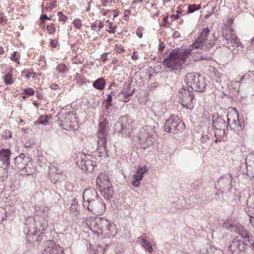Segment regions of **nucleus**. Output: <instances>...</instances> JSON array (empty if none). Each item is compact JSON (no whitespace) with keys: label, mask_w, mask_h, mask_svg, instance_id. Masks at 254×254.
I'll return each mask as SVG.
<instances>
[{"label":"nucleus","mask_w":254,"mask_h":254,"mask_svg":"<svg viewBox=\"0 0 254 254\" xmlns=\"http://www.w3.org/2000/svg\"><path fill=\"white\" fill-rule=\"evenodd\" d=\"M83 206L95 215H102L106 209L105 204L101 197L98 195L93 188L86 189L83 193Z\"/></svg>","instance_id":"nucleus-1"},{"label":"nucleus","mask_w":254,"mask_h":254,"mask_svg":"<svg viewBox=\"0 0 254 254\" xmlns=\"http://www.w3.org/2000/svg\"><path fill=\"white\" fill-rule=\"evenodd\" d=\"M88 225L90 229L98 236L100 234H107L108 232L112 231L111 228L113 227L112 223L107 219L102 217L91 218L88 220Z\"/></svg>","instance_id":"nucleus-2"},{"label":"nucleus","mask_w":254,"mask_h":254,"mask_svg":"<svg viewBox=\"0 0 254 254\" xmlns=\"http://www.w3.org/2000/svg\"><path fill=\"white\" fill-rule=\"evenodd\" d=\"M96 187L100 190L104 197L109 199L113 195L114 190L109 176L104 173H100L96 180Z\"/></svg>","instance_id":"nucleus-3"},{"label":"nucleus","mask_w":254,"mask_h":254,"mask_svg":"<svg viewBox=\"0 0 254 254\" xmlns=\"http://www.w3.org/2000/svg\"><path fill=\"white\" fill-rule=\"evenodd\" d=\"M185 80L188 87L197 92H202L206 86L204 78L194 72L187 73Z\"/></svg>","instance_id":"nucleus-4"},{"label":"nucleus","mask_w":254,"mask_h":254,"mask_svg":"<svg viewBox=\"0 0 254 254\" xmlns=\"http://www.w3.org/2000/svg\"><path fill=\"white\" fill-rule=\"evenodd\" d=\"M210 30L208 27L204 28L197 37L196 41L193 44L192 46L198 49L203 46L205 47H212L215 44L216 38L214 34L209 36Z\"/></svg>","instance_id":"nucleus-5"},{"label":"nucleus","mask_w":254,"mask_h":254,"mask_svg":"<svg viewBox=\"0 0 254 254\" xmlns=\"http://www.w3.org/2000/svg\"><path fill=\"white\" fill-rule=\"evenodd\" d=\"M76 165L83 171L91 172L94 170L92 156L88 154H85L83 152H79L75 159Z\"/></svg>","instance_id":"nucleus-6"},{"label":"nucleus","mask_w":254,"mask_h":254,"mask_svg":"<svg viewBox=\"0 0 254 254\" xmlns=\"http://www.w3.org/2000/svg\"><path fill=\"white\" fill-rule=\"evenodd\" d=\"M164 128L166 131L177 133L178 132L183 131L185 128V126L178 117L173 115L171 116L166 120Z\"/></svg>","instance_id":"nucleus-7"},{"label":"nucleus","mask_w":254,"mask_h":254,"mask_svg":"<svg viewBox=\"0 0 254 254\" xmlns=\"http://www.w3.org/2000/svg\"><path fill=\"white\" fill-rule=\"evenodd\" d=\"M222 38L223 44L229 48L231 46L238 47L240 43L239 39L234 33V31L229 27L223 29Z\"/></svg>","instance_id":"nucleus-8"},{"label":"nucleus","mask_w":254,"mask_h":254,"mask_svg":"<svg viewBox=\"0 0 254 254\" xmlns=\"http://www.w3.org/2000/svg\"><path fill=\"white\" fill-rule=\"evenodd\" d=\"M178 96L183 107L190 110H191L193 108L194 96L191 91L182 88L179 90Z\"/></svg>","instance_id":"nucleus-9"},{"label":"nucleus","mask_w":254,"mask_h":254,"mask_svg":"<svg viewBox=\"0 0 254 254\" xmlns=\"http://www.w3.org/2000/svg\"><path fill=\"white\" fill-rule=\"evenodd\" d=\"M131 120L128 115H126L120 118L115 125V130L116 132L127 135L131 129L130 124Z\"/></svg>","instance_id":"nucleus-10"},{"label":"nucleus","mask_w":254,"mask_h":254,"mask_svg":"<svg viewBox=\"0 0 254 254\" xmlns=\"http://www.w3.org/2000/svg\"><path fill=\"white\" fill-rule=\"evenodd\" d=\"M163 64L170 70L179 69L182 66V60L179 59L173 51L170 53L168 58L164 59Z\"/></svg>","instance_id":"nucleus-11"},{"label":"nucleus","mask_w":254,"mask_h":254,"mask_svg":"<svg viewBox=\"0 0 254 254\" xmlns=\"http://www.w3.org/2000/svg\"><path fill=\"white\" fill-rule=\"evenodd\" d=\"M227 124L231 129L240 131L242 129V124L239 121V115L237 111L234 108L227 115Z\"/></svg>","instance_id":"nucleus-12"},{"label":"nucleus","mask_w":254,"mask_h":254,"mask_svg":"<svg viewBox=\"0 0 254 254\" xmlns=\"http://www.w3.org/2000/svg\"><path fill=\"white\" fill-rule=\"evenodd\" d=\"M212 125L213 128L218 131H220V133L222 135L227 133L228 131V124L225 120L220 117L217 113L213 114L212 117Z\"/></svg>","instance_id":"nucleus-13"},{"label":"nucleus","mask_w":254,"mask_h":254,"mask_svg":"<svg viewBox=\"0 0 254 254\" xmlns=\"http://www.w3.org/2000/svg\"><path fill=\"white\" fill-rule=\"evenodd\" d=\"M98 138L99 142L104 143L105 141L108 140L109 127L107 121L100 123L98 130Z\"/></svg>","instance_id":"nucleus-14"},{"label":"nucleus","mask_w":254,"mask_h":254,"mask_svg":"<svg viewBox=\"0 0 254 254\" xmlns=\"http://www.w3.org/2000/svg\"><path fill=\"white\" fill-rule=\"evenodd\" d=\"M10 151L8 149H2L0 150V160L3 162V167H0V171L4 172L10 164Z\"/></svg>","instance_id":"nucleus-15"},{"label":"nucleus","mask_w":254,"mask_h":254,"mask_svg":"<svg viewBox=\"0 0 254 254\" xmlns=\"http://www.w3.org/2000/svg\"><path fill=\"white\" fill-rule=\"evenodd\" d=\"M231 182V176L228 174L227 175H224L220 178L217 182V184L218 186L220 189H224L226 190H230L232 188Z\"/></svg>","instance_id":"nucleus-16"},{"label":"nucleus","mask_w":254,"mask_h":254,"mask_svg":"<svg viewBox=\"0 0 254 254\" xmlns=\"http://www.w3.org/2000/svg\"><path fill=\"white\" fill-rule=\"evenodd\" d=\"M147 171L146 167H138L136 173L133 175V181L132 182V184L134 187L137 188L139 186V182L142 179L143 174Z\"/></svg>","instance_id":"nucleus-17"},{"label":"nucleus","mask_w":254,"mask_h":254,"mask_svg":"<svg viewBox=\"0 0 254 254\" xmlns=\"http://www.w3.org/2000/svg\"><path fill=\"white\" fill-rule=\"evenodd\" d=\"M20 171L21 174L23 175H33L36 171L34 162L29 158V162H26L24 168L21 169Z\"/></svg>","instance_id":"nucleus-18"},{"label":"nucleus","mask_w":254,"mask_h":254,"mask_svg":"<svg viewBox=\"0 0 254 254\" xmlns=\"http://www.w3.org/2000/svg\"><path fill=\"white\" fill-rule=\"evenodd\" d=\"M98 147L97 152L101 158L106 159L108 157V151H107V141L104 143H100L99 140L97 141Z\"/></svg>","instance_id":"nucleus-19"},{"label":"nucleus","mask_w":254,"mask_h":254,"mask_svg":"<svg viewBox=\"0 0 254 254\" xmlns=\"http://www.w3.org/2000/svg\"><path fill=\"white\" fill-rule=\"evenodd\" d=\"M235 231V233L238 234L245 241L250 242V234L247 229L242 224L238 225L237 228Z\"/></svg>","instance_id":"nucleus-20"},{"label":"nucleus","mask_w":254,"mask_h":254,"mask_svg":"<svg viewBox=\"0 0 254 254\" xmlns=\"http://www.w3.org/2000/svg\"><path fill=\"white\" fill-rule=\"evenodd\" d=\"M29 158L26 157L24 154H21L14 158V164L20 170L23 169L26 162H29Z\"/></svg>","instance_id":"nucleus-21"},{"label":"nucleus","mask_w":254,"mask_h":254,"mask_svg":"<svg viewBox=\"0 0 254 254\" xmlns=\"http://www.w3.org/2000/svg\"><path fill=\"white\" fill-rule=\"evenodd\" d=\"M172 51L175 52V55L179 59L182 60V63L184 64L185 59L190 54L191 49L189 48L187 49H175Z\"/></svg>","instance_id":"nucleus-22"},{"label":"nucleus","mask_w":254,"mask_h":254,"mask_svg":"<svg viewBox=\"0 0 254 254\" xmlns=\"http://www.w3.org/2000/svg\"><path fill=\"white\" fill-rule=\"evenodd\" d=\"M240 224V223L232 219H229L225 222L224 226L226 229L230 231L231 232L235 233V229H236L238 225Z\"/></svg>","instance_id":"nucleus-23"},{"label":"nucleus","mask_w":254,"mask_h":254,"mask_svg":"<svg viewBox=\"0 0 254 254\" xmlns=\"http://www.w3.org/2000/svg\"><path fill=\"white\" fill-rule=\"evenodd\" d=\"M70 215L72 217H77L79 212V207L76 199L74 198L69 208Z\"/></svg>","instance_id":"nucleus-24"},{"label":"nucleus","mask_w":254,"mask_h":254,"mask_svg":"<svg viewBox=\"0 0 254 254\" xmlns=\"http://www.w3.org/2000/svg\"><path fill=\"white\" fill-rule=\"evenodd\" d=\"M105 79L102 77H100L93 82V86L98 90H102L105 87Z\"/></svg>","instance_id":"nucleus-25"},{"label":"nucleus","mask_w":254,"mask_h":254,"mask_svg":"<svg viewBox=\"0 0 254 254\" xmlns=\"http://www.w3.org/2000/svg\"><path fill=\"white\" fill-rule=\"evenodd\" d=\"M71 114L70 113H66L65 114V117L64 116H61L59 118V119L61 121V124L63 126L68 127V126H70V118L71 117Z\"/></svg>","instance_id":"nucleus-26"},{"label":"nucleus","mask_w":254,"mask_h":254,"mask_svg":"<svg viewBox=\"0 0 254 254\" xmlns=\"http://www.w3.org/2000/svg\"><path fill=\"white\" fill-rule=\"evenodd\" d=\"M130 85H127L126 86H124L123 88L121 90V94L123 95L125 98H127L128 97L131 96L134 92V89L130 90Z\"/></svg>","instance_id":"nucleus-27"},{"label":"nucleus","mask_w":254,"mask_h":254,"mask_svg":"<svg viewBox=\"0 0 254 254\" xmlns=\"http://www.w3.org/2000/svg\"><path fill=\"white\" fill-rule=\"evenodd\" d=\"M47 246L50 247H53L52 250L49 251V254H57V251L59 248V245L56 244L55 241L49 240L47 241Z\"/></svg>","instance_id":"nucleus-28"},{"label":"nucleus","mask_w":254,"mask_h":254,"mask_svg":"<svg viewBox=\"0 0 254 254\" xmlns=\"http://www.w3.org/2000/svg\"><path fill=\"white\" fill-rule=\"evenodd\" d=\"M51 118V116H42L36 122H35V124L36 125V124H40V125L47 124H48V121Z\"/></svg>","instance_id":"nucleus-29"},{"label":"nucleus","mask_w":254,"mask_h":254,"mask_svg":"<svg viewBox=\"0 0 254 254\" xmlns=\"http://www.w3.org/2000/svg\"><path fill=\"white\" fill-rule=\"evenodd\" d=\"M246 163L247 166L254 167V154L251 153L247 156Z\"/></svg>","instance_id":"nucleus-30"},{"label":"nucleus","mask_w":254,"mask_h":254,"mask_svg":"<svg viewBox=\"0 0 254 254\" xmlns=\"http://www.w3.org/2000/svg\"><path fill=\"white\" fill-rule=\"evenodd\" d=\"M58 71L62 74H64L67 71V68L64 64H58L56 67Z\"/></svg>","instance_id":"nucleus-31"},{"label":"nucleus","mask_w":254,"mask_h":254,"mask_svg":"<svg viewBox=\"0 0 254 254\" xmlns=\"http://www.w3.org/2000/svg\"><path fill=\"white\" fill-rule=\"evenodd\" d=\"M196 6L197 5L195 4L190 5L188 7V13H193L200 8V5H198V7H196Z\"/></svg>","instance_id":"nucleus-32"},{"label":"nucleus","mask_w":254,"mask_h":254,"mask_svg":"<svg viewBox=\"0 0 254 254\" xmlns=\"http://www.w3.org/2000/svg\"><path fill=\"white\" fill-rule=\"evenodd\" d=\"M4 81L5 84L10 85L12 83L11 74L8 73L4 76Z\"/></svg>","instance_id":"nucleus-33"},{"label":"nucleus","mask_w":254,"mask_h":254,"mask_svg":"<svg viewBox=\"0 0 254 254\" xmlns=\"http://www.w3.org/2000/svg\"><path fill=\"white\" fill-rule=\"evenodd\" d=\"M74 81L78 84H81L84 82L83 78L80 75L76 74L75 77L74 79Z\"/></svg>","instance_id":"nucleus-34"},{"label":"nucleus","mask_w":254,"mask_h":254,"mask_svg":"<svg viewBox=\"0 0 254 254\" xmlns=\"http://www.w3.org/2000/svg\"><path fill=\"white\" fill-rule=\"evenodd\" d=\"M58 16L60 21L65 22L67 19V17L61 11L58 12Z\"/></svg>","instance_id":"nucleus-35"},{"label":"nucleus","mask_w":254,"mask_h":254,"mask_svg":"<svg viewBox=\"0 0 254 254\" xmlns=\"http://www.w3.org/2000/svg\"><path fill=\"white\" fill-rule=\"evenodd\" d=\"M106 101L107 104L106 106H107V108H108L109 106H111L112 105V95L111 94L108 95Z\"/></svg>","instance_id":"nucleus-36"},{"label":"nucleus","mask_w":254,"mask_h":254,"mask_svg":"<svg viewBox=\"0 0 254 254\" xmlns=\"http://www.w3.org/2000/svg\"><path fill=\"white\" fill-rule=\"evenodd\" d=\"M143 247L145 250H147L149 253H151L153 251L152 246L148 242H147Z\"/></svg>","instance_id":"nucleus-37"},{"label":"nucleus","mask_w":254,"mask_h":254,"mask_svg":"<svg viewBox=\"0 0 254 254\" xmlns=\"http://www.w3.org/2000/svg\"><path fill=\"white\" fill-rule=\"evenodd\" d=\"M47 30L48 31V33L49 34H53L55 32V28L53 24H51L50 25H48L47 26Z\"/></svg>","instance_id":"nucleus-38"},{"label":"nucleus","mask_w":254,"mask_h":254,"mask_svg":"<svg viewBox=\"0 0 254 254\" xmlns=\"http://www.w3.org/2000/svg\"><path fill=\"white\" fill-rule=\"evenodd\" d=\"M17 53L16 52H13L11 55V59L12 61H13L15 62H17L18 64H19V62H18V60L19 57H16Z\"/></svg>","instance_id":"nucleus-39"},{"label":"nucleus","mask_w":254,"mask_h":254,"mask_svg":"<svg viewBox=\"0 0 254 254\" xmlns=\"http://www.w3.org/2000/svg\"><path fill=\"white\" fill-rule=\"evenodd\" d=\"M52 249H53V247H50L47 246V242L45 244V248H44V251L43 252V254H49V251L52 250Z\"/></svg>","instance_id":"nucleus-40"},{"label":"nucleus","mask_w":254,"mask_h":254,"mask_svg":"<svg viewBox=\"0 0 254 254\" xmlns=\"http://www.w3.org/2000/svg\"><path fill=\"white\" fill-rule=\"evenodd\" d=\"M74 26L78 29H79L81 26V22L79 19H75L73 22Z\"/></svg>","instance_id":"nucleus-41"},{"label":"nucleus","mask_w":254,"mask_h":254,"mask_svg":"<svg viewBox=\"0 0 254 254\" xmlns=\"http://www.w3.org/2000/svg\"><path fill=\"white\" fill-rule=\"evenodd\" d=\"M25 93L29 95H33L34 94V91L31 88H28L24 90Z\"/></svg>","instance_id":"nucleus-42"},{"label":"nucleus","mask_w":254,"mask_h":254,"mask_svg":"<svg viewBox=\"0 0 254 254\" xmlns=\"http://www.w3.org/2000/svg\"><path fill=\"white\" fill-rule=\"evenodd\" d=\"M112 23H110V29L109 30H108V31L110 33H115V32H116L115 28L117 27L116 26V27L112 26Z\"/></svg>","instance_id":"nucleus-43"},{"label":"nucleus","mask_w":254,"mask_h":254,"mask_svg":"<svg viewBox=\"0 0 254 254\" xmlns=\"http://www.w3.org/2000/svg\"><path fill=\"white\" fill-rule=\"evenodd\" d=\"M148 241L145 239H143V238H141L140 239L138 240V243L141 245L142 247L145 245V244Z\"/></svg>","instance_id":"nucleus-44"},{"label":"nucleus","mask_w":254,"mask_h":254,"mask_svg":"<svg viewBox=\"0 0 254 254\" xmlns=\"http://www.w3.org/2000/svg\"><path fill=\"white\" fill-rule=\"evenodd\" d=\"M250 223L254 228V214L253 215H250Z\"/></svg>","instance_id":"nucleus-45"},{"label":"nucleus","mask_w":254,"mask_h":254,"mask_svg":"<svg viewBox=\"0 0 254 254\" xmlns=\"http://www.w3.org/2000/svg\"><path fill=\"white\" fill-rule=\"evenodd\" d=\"M136 34L137 36L141 38L142 37V33L141 32V29H140V28H138L136 31Z\"/></svg>","instance_id":"nucleus-46"},{"label":"nucleus","mask_w":254,"mask_h":254,"mask_svg":"<svg viewBox=\"0 0 254 254\" xmlns=\"http://www.w3.org/2000/svg\"><path fill=\"white\" fill-rule=\"evenodd\" d=\"M35 73L34 72H27V74H25V77L28 79L30 78L31 77L32 78H34L35 76Z\"/></svg>","instance_id":"nucleus-47"},{"label":"nucleus","mask_w":254,"mask_h":254,"mask_svg":"<svg viewBox=\"0 0 254 254\" xmlns=\"http://www.w3.org/2000/svg\"><path fill=\"white\" fill-rule=\"evenodd\" d=\"M57 254H64L63 248L59 246L58 250L57 251Z\"/></svg>","instance_id":"nucleus-48"},{"label":"nucleus","mask_w":254,"mask_h":254,"mask_svg":"<svg viewBox=\"0 0 254 254\" xmlns=\"http://www.w3.org/2000/svg\"><path fill=\"white\" fill-rule=\"evenodd\" d=\"M57 44V41L56 40H52L50 42L51 46L55 48Z\"/></svg>","instance_id":"nucleus-49"},{"label":"nucleus","mask_w":254,"mask_h":254,"mask_svg":"<svg viewBox=\"0 0 254 254\" xmlns=\"http://www.w3.org/2000/svg\"><path fill=\"white\" fill-rule=\"evenodd\" d=\"M107 55L108 53H104L102 55V59L103 62H105L108 59Z\"/></svg>","instance_id":"nucleus-50"},{"label":"nucleus","mask_w":254,"mask_h":254,"mask_svg":"<svg viewBox=\"0 0 254 254\" xmlns=\"http://www.w3.org/2000/svg\"><path fill=\"white\" fill-rule=\"evenodd\" d=\"M131 58L133 59V60H136L137 59H138V54H136L135 52H134L132 54V55L131 56Z\"/></svg>","instance_id":"nucleus-51"},{"label":"nucleus","mask_w":254,"mask_h":254,"mask_svg":"<svg viewBox=\"0 0 254 254\" xmlns=\"http://www.w3.org/2000/svg\"><path fill=\"white\" fill-rule=\"evenodd\" d=\"M104 26V24L103 23V22L102 21H100L99 23V25H98V27H99V30L98 31H100L101 29L102 28H103V27Z\"/></svg>","instance_id":"nucleus-52"},{"label":"nucleus","mask_w":254,"mask_h":254,"mask_svg":"<svg viewBox=\"0 0 254 254\" xmlns=\"http://www.w3.org/2000/svg\"><path fill=\"white\" fill-rule=\"evenodd\" d=\"M101 1L103 6L106 7L108 5V1L107 0H101Z\"/></svg>","instance_id":"nucleus-53"},{"label":"nucleus","mask_w":254,"mask_h":254,"mask_svg":"<svg viewBox=\"0 0 254 254\" xmlns=\"http://www.w3.org/2000/svg\"><path fill=\"white\" fill-rule=\"evenodd\" d=\"M51 87L53 89H56L59 88V85L57 84H53L51 86Z\"/></svg>","instance_id":"nucleus-54"},{"label":"nucleus","mask_w":254,"mask_h":254,"mask_svg":"<svg viewBox=\"0 0 254 254\" xmlns=\"http://www.w3.org/2000/svg\"><path fill=\"white\" fill-rule=\"evenodd\" d=\"M91 29H92V30H94V31H96V28H97V25H96V24H95V23H93V24L91 25Z\"/></svg>","instance_id":"nucleus-55"},{"label":"nucleus","mask_w":254,"mask_h":254,"mask_svg":"<svg viewBox=\"0 0 254 254\" xmlns=\"http://www.w3.org/2000/svg\"><path fill=\"white\" fill-rule=\"evenodd\" d=\"M41 18H42V20H44L49 19V17L47 16V15H46V14L42 15L41 16Z\"/></svg>","instance_id":"nucleus-56"},{"label":"nucleus","mask_w":254,"mask_h":254,"mask_svg":"<svg viewBox=\"0 0 254 254\" xmlns=\"http://www.w3.org/2000/svg\"><path fill=\"white\" fill-rule=\"evenodd\" d=\"M179 18L178 14L176 15H173L171 16V18L173 19V20H176Z\"/></svg>","instance_id":"nucleus-57"},{"label":"nucleus","mask_w":254,"mask_h":254,"mask_svg":"<svg viewBox=\"0 0 254 254\" xmlns=\"http://www.w3.org/2000/svg\"><path fill=\"white\" fill-rule=\"evenodd\" d=\"M164 48H165V46L163 45V43H161V44H160V45H159V50H164Z\"/></svg>","instance_id":"nucleus-58"},{"label":"nucleus","mask_w":254,"mask_h":254,"mask_svg":"<svg viewBox=\"0 0 254 254\" xmlns=\"http://www.w3.org/2000/svg\"><path fill=\"white\" fill-rule=\"evenodd\" d=\"M130 13V11L129 10H126L125 11V15L127 16Z\"/></svg>","instance_id":"nucleus-59"},{"label":"nucleus","mask_w":254,"mask_h":254,"mask_svg":"<svg viewBox=\"0 0 254 254\" xmlns=\"http://www.w3.org/2000/svg\"><path fill=\"white\" fill-rule=\"evenodd\" d=\"M28 72V71L24 69L22 71V74L23 75V76H25V74H27V73Z\"/></svg>","instance_id":"nucleus-60"},{"label":"nucleus","mask_w":254,"mask_h":254,"mask_svg":"<svg viewBox=\"0 0 254 254\" xmlns=\"http://www.w3.org/2000/svg\"><path fill=\"white\" fill-rule=\"evenodd\" d=\"M4 52L3 48L0 46V55L2 54Z\"/></svg>","instance_id":"nucleus-61"},{"label":"nucleus","mask_w":254,"mask_h":254,"mask_svg":"<svg viewBox=\"0 0 254 254\" xmlns=\"http://www.w3.org/2000/svg\"><path fill=\"white\" fill-rule=\"evenodd\" d=\"M3 21V17L2 14L0 13V23H1Z\"/></svg>","instance_id":"nucleus-62"},{"label":"nucleus","mask_w":254,"mask_h":254,"mask_svg":"<svg viewBox=\"0 0 254 254\" xmlns=\"http://www.w3.org/2000/svg\"><path fill=\"white\" fill-rule=\"evenodd\" d=\"M167 17H165L164 18L163 21L164 23H166L167 21Z\"/></svg>","instance_id":"nucleus-63"},{"label":"nucleus","mask_w":254,"mask_h":254,"mask_svg":"<svg viewBox=\"0 0 254 254\" xmlns=\"http://www.w3.org/2000/svg\"><path fill=\"white\" fill-rule=\"evenodd\" d=\"M251 44L254 45V37L251 40Z\"/></svg>","instance_id":"nucleus-64"}]
</instances>
